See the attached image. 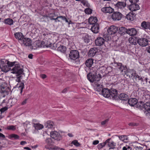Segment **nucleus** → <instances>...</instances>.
<instances>
[{"label":"nucleus","instance_id":"obj_23","mask_svg":"<svg viewBox=\"0 0 150 150\" xmlns=\"http://www.w3.org/2000/svg\"><path fill=\"white\" fill-rule=\"evenodd\" d=\"M135 14L133 13H129L126 16V18L127 20L133 21L135 18Z\"/></svg>","mask_w":150,"mask_h":150},{"label":"nucleus","instance_id":"obj_21","mask_svg":"<svg viewBox=\"0 0 150 150\" xmlns=\"http://www.w3.org/2000/svg\"><path fill=\"white\" fill-rule=\"evenodd\" d=\"M137 100L135 98H131L128 100V103L131 106H134L137 103Z\"/></svg>","mask_w":150,"mask_h":150},{"label":"nucleus","instance_id":"obj_58","mask_svg":"<svg viewBox=\"0 0 150 150\" xmlns=\"http://www.w3.org/2000/svg\"><path fill=\"white\" fill-rule=\"evenodd\" d=\"M139 0H129L131 3H136Z\"/></svg>","mask_w":150,"mask_h":150},{"label":"nucleus","instance_id":"obj_17","mask_svg":"<svg viewBox=\"0 0 150 150\" xmlns=\"http://www.w3.org/2000/svg\"><path fill=\"white\" fill-rule=\"evenodd\" d=\"M137 33V31L134 28H131L127 29V34L131 36H134L136 35Z\"/></svg>","mask_w":150,"mask_h":150},{"label":"nucleus","instance_id":"obj_3","mask_svg":"<svg viewBox=\"0 0 150 150\" xmlns=\"http://www.w3.org/2000/svg\"><path fill=\"white\" fill-rule=\"evenodd\" d=\"M79 56V52L77 50H72L70 51L69 54V59L75 60L78 59Z\"/></svg>","mask_w":150,"mask_h":150},{"label":"nucleus","instance_id":"obj_7","mask_svg":"<svg viewBox=\"0 0 150 150\" xmlns=\"http://www.w3.org/2000/svg\"><path fill=\"white\" fill-rule=\"evenodd\" d=\"M122 14L119 12H115L112 13V19L114 21H119L122 18Z\"/></svg>","mask_w":150,"mask_h":150},{"label":"nucleus","instance_id":"obj_63","mask_svg":"<svg viewBox=\"0 0 150 150\" xmlns=\"http://www.w3.org/2000/svg\"><path fill=\"white\" fill-rule=\"evenodd\" d=\"M27 143V142L26 141H22L21 142H20V144L21 145H24L25 144H26Z\"/></svg>","mask_w":150,"mask_h":150},{"label":"nucleus","instance_id":"obj_13","mask_svg":"<svg viewBox=\"0 0 150 150\" xmlns=\"http://www.w3.org/2000/svg\"><path fill=\"white\" fill-rule=\"evenodd\" d=\"M98 50L96 47H93L90 49L88 52V56L90 57H94L98 52Z\"/></svg>","mask_w":150,"mask_h":150},{"label":"nucleus","instance_id":"obj_44","mask_svg":"<svg viewBox=\"0 0 150 150\" xmlns=\"http://www.w3.org/2000/svg\"><path fill=\"white\" fill-rule=\"evenodd\" d=\"M141 104L142 105H143L141 103H139L137 102V103L135 105V106L136 107L139 108V109H142L143 107H142V105H141Z\"/></svg>","mask_w":150,"mask_h":150},{"label":"nucleus","instance_id":"obj_59","mask_svg":"<svg viewBox=\"0 0 150 150\" xmlns=\"http://www.w3.org/2000/svg\"><path fill=\"white\" fill-rule=\"evenodd\" d=\"M29 123V122H26L23 124V125L25 127L27 128V125Z\"/></svg>","mask_w":150,"mask_h":150},{"label":"nucleus","instance_id":"obj_20","mask_svg":"<svg viewBox=\"0 0 150 150\" xmlns=\"http://www.w3.org/2000/svg\"><path fill=\"white\" fill-rule=\"evenodd\" d=\"M101 11L106 13H111L114 11V9L110 7H105L101 9Z\"/></svg>","mask_w":150,"mask_h":150},{"label":"nucleus","instance_id":"obj_11","mask_svg":"<svg viewBox=\"0 0 150 150\" xmlns=\"http://www.w3.org/2000/svg\"><path fill=\"white\" fill-rule=\"evenodd\" d=\"M114 66L117 69H118L120 71L121 73L123 71L126 66L123 65L122 63L119 62H114Z\"/></svg>","mask_w":150,"mask_h":150},{"label":"nucleus","instance_id":"obj_43","mask_svg":"<svg viewBox=\"0 0 150 150\" xmlns=\"http://www.w3.org/2000/svg\"><path fill=\"white\" fill-rule=\"evenodd\" d=\"M147 22L144 21H143L141 24V27L143 29H146L147 27Z\"/></svg>","mask_w":150,"mask_h":150},{"label":"nucleus","instance_id":"obj_42","mask_svg":"<svg viewBox=\"0 0 150 150\" xmlns=\"http://www.w3.org/2000/svg\"><path fill=\"white\" fill-rule=\"evenodd\" d=\"M19 85L18 87L21 91L20 93H21L22 92L24 88V83L23 82H21Z\"/></svg>","mask_w":150,"mask_h":150},{"label":"nucleus","instance_id":"obj_37","mask_svg":"<svg viewBox=\"0 0 150 150\" xmlns=\"http://www.w3.org/2000/svg\"><path fill=\"white\" fill-rule=\"evenodd\" d=\"M35 44L39 47H42L44 46L45 42H41L40 41H36Z\"/></svg>","mask_w":150,"mask_h":150},{"label":"nucleus","instance_id":"obj_28","mask_svg":"<svg viewBox=\"0 0 150 150\" xmlns=\"http://www.w3.org/2000/svg\"><path fill=\"white\" fill-rule=\"evenodd\" d=\"M119 98L121 100H126L128 99V96L125 93H121L119 96Z\"/></svg>","mask_w":150,"mask_h":150},{"label":"nucleus","instance_id":"obj_34","mask_svg":"<svg viewBox=\"0 0 150 150\" xmlns=\"http://www.w3.org/2000/svg\"><path fill=\"white\" fill-rule=\"evenodd\" d=\"M57 50L58 51L64 53L66 51V47L63 45H61L58 47Z\"/></svg>","mask_w":150,"mask_h":150},{"label":"nucleus","instance_id":"obj_32","mask_svg":"<svg viewBox=\"0 0 150 150\" xmlns=\"http://www.w3.org/2000/svg\"><path fill=\"white\" fill-rule=\"evenodd\" d=\"M95 74H93L91 73H89L87 75L88 79L91 82H94Z\"/></svg>","mask_w":150,"mask_h":150},{"label":"nucleus","instance_id":"obj_22","mask_svg":"<svg viewBox=\"0 0 150 150\" xmlns=\"http://www.w3.org/2000/svg\"><path fill=\"white\" fill-rule=\"evenodd\" d=\"M127 30L125 27H122L118 29V33L121 35H125V33H127Z\"/></svg>","mask_w":150,"mask_h":150},{"label":"nucleus","instance_id":"obj_41","mask_svg":"<svg viewBox=\"0 0 150 150\" xmlns=\"http://www.w3.org/2000/svg\"><path fill=\"white\" fill-rule=\"evenodd\" d=\"M129 42L132 45H135L137 44V41L134 38H130L129 39Z\"/></svg>","mask_w":150,"mask_h":150},{"label":"nucleus","instance_id":"obj_26","mask_svg":"<svg viewBox=\"0 0 150 150\" xmlns=\"http://www.w3.org/2000/svg\"><path fill=\"white\" fill-rule=\"evenodd\" d=\"M137 74L136 71L134 69H131L128 70L127 75V76H129L132 77L133 76L134 78L137 75Z\"/></svg>","mask_w":150,"mask_h":150},{"label":"nucleus","instance_id":"obj_6","mask_svg":"<svg viewBox=\"0 0 150 150\" xmlns=\"http://www.w3.org/2000/svg\"><path fill=\"white\" fill-rule=\"evenodd\" d=\"M51 137L52 138L57 141H60L62 139L60 134L56 131H52L50 132Z\"/></svg>","mask_w":150,"mask_h":150},{"label":"nucleus","instance_id":"obj_8","mask_svg":"<svg viewBox=\"0 0 150 150\" xmlns=\"http://www.w3.org/2000/svg\"><path fill=\"white\" fill-rule=\"evenodd\" d=\"M118 30V28L114 25L110 26L108 29V35H112L115 33Z\"/></svg>","mask_w":150,"mask_h":150},{"label":"nucleus","instance_id":"obj_38","mask_svg":"<svg viewBox=\"0 0 150 150\" xmlns=\"http://www.w3.org/2000/svg\"><path fill=\"white\" fill-rule=\"evenodd\" d=\"M134 78L136 80H138L139 81H140L142 82H144V77H142L141 76H139L137 74L135 77Z\"/></svg>","mask_w":150,"mask_h":150},{"label":"nucleus","instance_id":"obj_54","mask_svg":"<svg viewBox=\"0 0 150 150\" xmlns=\"http://www.w3.org/2000/svg\"><path fill=\"white\" fill-rule=\"evenodd\" d=\"M109 121L108 119L105 120L104 121H103L101 122V124L102 125H104L106 124Z\"/></svg>","mask_w":150,"mask_h":150},{"label":"nucleus","instance_id":"obj_29","mask_svg":"<svg viewBox=\"0 0 150 150\" xmlns=\"http://www.w3.org/2000/svg\"><path fill=\"white\" fill-rule=\"evenodd\" d=\"M111 138H109L106 140L105 142L103 143H102L99 144L97 147L99 149H100L103 147L107 144V143L110 141Z\"/></svg>","mask_w":150,"mask_h":150},{"label":"nucleus","instance_id":"obj_49","mask_svg":"<svg viewBox=\"0 0 150 150\" xmlns=\"http://www.w3.org/2000/svg\"><path fill=\"white\" fill-rule=\"evenodd\" d=\"M10 136L11 138H14L15 139H17L19 138V137L18 135L14 134L11 135Z\"/></svg>","mask_w":150,"mask_h":150},{"label":"nucleus","instance_id":"obj_9","mask_svg":"<svg viewBox=\"0 0 150 150\" xmlns=\"http://www.w3.org/2000/svg\"><path fill=\"white\" fill-rule=\"evenodd\" d=\"M110 98L112 97L114 99H116L117 98V91L116 89L111 88L110 90Z\"/></svg>","mask_w":150,"mask_h":150},{"label":"nucleus","instance_id":"obj_27","mask_svg":"<svg viewBox=\"0 0 150 150\" xmlns=\"http://www.w3.org/2000/svg\"><path fill=\"white\" fill-rule=\"evenodd\" d=\"M14 35L15 38L16 39H18L20 41L24 37V36L23 35L22 33L21 32L16 33H15Z\"/></svg>","mask_w":150,"mask_h":150},{"label":"nucleus","instance_id":"obj_57","mask_svg":"<svg viewBox=\"0 0 150 150\" xmlns=\"http://www.w3.org/2000/svg\"><path fill=\"white\" fill-rule=\"evenodd\" d=\"M99 143V141L98 140H95L93 141V144L94 145H96L98 144Z\"/></svg>","mask_w":150,"mask_h":150},{"label":"nucleus","instance_id":"obj_40","mask_svg":"<svg viewBox=\"0 0 150 150\" xmlns=\"http://www.w3.org/2000/svg\"><path fill=\"white\" fill-rule=\"evenodd\" d=\"M83 39L84 42L86 43H89L90 41L89 36L88 35H86L85 37L83 38Z\"/></svg>","mask_w":150,"mask_h":150},{"label":"nucleus","instance_id":"obj_4","mask_svg":"<svg viewBox=\"0 0 150 150\" xmlns=\"http://www.w3.org/2000/svg\"><path fill=\"white\" fill-rule=\"evenodd\" d=\"M142 106L143 108L146 110L144 112L146 115L150 118V102L146 101Z\"/></svg>","mask_w":150,"mask_h":150},{"label":"nucleus","instance_id":"obj_36","mask_svg":"<svg viewBox=\"0 0 150 150\" xmlns=\"http://www.w3.org/2000/svg\"><path fill=\"white\" fill-rule=\"evenodd\" d=\"M96 88L97 89V91H98V92L102 91L103 89L102 85L98 83H96Z\"/></svg>","mask_w":150,"mask_h":150},{"label":"nucleus","instance_id":"obj_45","mask_svg":"<svg viewBox=\"0 0 150 150\" xmlns=\"http://www.w3.org/2000/svg\"><path fill=\"white\" fill-rule=\"evenodd\" d=\"M92 10L90 8H86L85 10V12L86 14H90L92 12Z\"/></svg>","mask_w":150,"mask_h":150},{"label":"nucleus","instance_id":"obj_64","mask_svg":"<svg viewBox=\"0 0 150 150\" xmlns=\"http://www.w3.org/2000/svg\"><path fill=\"white\" fill-rule=\"evenodd\" d=\"M68 88H64L62 91V93H66L67 91V89H68Z\"/></svg>","mask_w":150,"mask_h":150},{"label":"nucleus","instance_id":"obj_18","mask_svg":"<svg viewBox=\"0 0 150 150\" xmlns=\"http://www.w3.org/2000/svg\"><path fill=\"white\" fill-rule=\"evenodd\" d=\"M99 25L98 24H95L91 27V29L94 33H97L99 32Z\"/></svg>","mask_w":150,"mask_h":150},{"label":"nucleus","instance_id":"obj_46","mask_svg":"<svg viewBox=\"0 0 150 150\" xmlns=\"http://www.w3.org/2000/svg\"><path fill=\"white\" fill-rule=\"evenodd\" d=\"M71 143L74 144L76 146H79L80 145V143H79L78 142V141L76 140H74Z\"/></svg>","mask_w":150,"mask_h":150},{"label":"nucleus","instance_id":"obj_60","mask_svg":"<svg viewBox=\"0 0 150 150\" xmlns=\"http://www.w3.org/2000/svg\"><path fill=\"white\" fill-rule=\"evenodd\" d=\"M40 76L42 79H45L47 77L46 75L45 74H41L40 75Z\"/></svg>","mask_w":150,"mask_h":150},{"label":"nucleus","instance_id":"obj_19","mask_svg":"<svg viewBox=\"0 0 150 150\" xmlns=\"http://www.w3.org/2000/svg\"><path fill=\"white\" fill-rule=\"evenodd\" d=\"M102 94L105 97L110 98V90L107 88H104L102 91Z\"/></svg>","mask_w":150,"mask_h":150},{"label":"nucleus","instance_id":"obj_31","mask_svg":"<svg viewBox=\"0 0 150 150\" xmlns=\"http://www.w3.org/2000/svg\"><path fill=\"white\" fill-rule=\"evenodd\" d=\"M4 23L6 24L11 25L13 24V21L12 19L8 18L4 20Z\"/></svg>","mask_w":150,"mask_h":150},{"label":"nucleus","instance_id":"obj_52","mask_svg":"<svg viewBox=\"0 0 150 150\" xmlns=\"http://www.w3.org/2000/svg\"><path fill=\"white\" fill-rule=\"evenodd\" d=\"M7 109L8 108L7 107H5L1 109L0 110V111H1V113H3L7 110Z\"/></svg>","mask_w":150,"mask_h":150},{"label":"nucleus","instance_id":"obj_50","mask_svg":"<svg viewBox=\"0 0 150 150\" xmlns=\"http://www.w3.org/2000/svg\"><path fill=\"white\" fill-rule=\"evenodd\" d=\"M52 14L51 13L48 16H46V17L47 18L48 17H49L50 18L51 20H55V22H57V21H56V20H57L58 18H53L52 16H50Z\"/></svg>","mask_w":150,"mask_h":150},{"label":"nucleus","instance_id":"obj_24","mask_svg":"<svg viewBox=\"0 0 150 150\" xmlns=\"http://www.w3.org/2000/svg\"><path fill=\"white\" fill-rule=\"evenodd\" d=\"M93 63V59L92 58L87 59L85 62V64L88 67L90 68L91 67Z\"/></svg>","mask_w":150,"mask_h":150},{"label":"nucleus","instance_id":"obj_56","mask_svg":"<svg viewBox=\"0 0 150 150\" xmlns=\"http://www.w3.org/2000/svg\"><path fill=\"white\" fill-rule=\"evenodd\" d=\"M28 99H25L24 100H23L22 102L21 103V105H24L25 104L27 103V101Z\"/></svg>","mask_w":150,"mask_h":150},{"label":"nucleus","instance_id":"obj_16","mask_svg":"<svg viewBox=\"0 0 150 150\" xmlns=\"http://www.w3.org/2000/svg\"><path fill=\"white\" fill-rule=\"evenodd\" d=\"M44 126L46 128H54L55 125L53 122L49 120L45 123Z\"/></svg>","mask_w":150,"mask_h":150},{"label":"nucleus","instance_id":"obj_33","mask_svg":"<svg viewBox=\"0 0 150 150\" xmlns=\"http://www.w3.org/2000/svg\"><path fill=\"white\" fill-rule=\"evenodd\" d=\"M116 136L118 137L120 140L124 142H127V141L128 140V138L126 135L118 136L116 135Z\"/></svg>","mask_w":150,"mask_h":150},{"label":"nucleus","instance_id":"obj_10","mask_svg":"<svg viewBox=\"0 0 150 150\" xmlns=\"http://www.w3.org/2000/svg\"><path fill=\"white\" fill-rule=\"evenodd\" d=\"M127 6L128 8L131 11H135L139 9V5L136 3H131Z\"/></svg>","mask_w":150,"mask_h":150},{"label":"nucleus","instance_id":"obj_55","mask_svg":"<svg viewBox=\"0 0 150 150\" xmlns=\"http://www.w3.org/2000/svg\"><path fill=\"white\" fill-rule=\"evenodd\" d=\"M66 17L65 16H57V18H60L62 20H64L65 19Z\"/></svg>","mask_w":150,"mask_h":150},{"label":"nucleus","instance_id":"obj_15","mask_svg":"<svg viewBox=\"0 0 150 150\" xmlns=\"http://www.w3.org/2000/svg\"><path fill=\"white\" fill-rule=\"evenodd\" d=\"M104 39L101 37L97 38L95 40V44L97 46H101L104 43Z\"/></svg>","mask_w":150,"mask_h":150},{"label":"nucleus","instance_id":"obj_25","mask_svg":"<svg viewBox=\"0 0 150 150\" xmlns=\"http://www.w3.org/2000/svg\"><path fill=\"white\" fill-rule=\"evenodd\" d=\"M98 21L97 18L96 17H91L88 19L89 23L90 24L93 25L95 24H97Z\"/></svg>","mask_w":150,"mask_h":150},{"label":"nucleus","instance_id":"obj_35","mask_svg":"<svg viewBox=\"0 0 150 150\" xmlns=\"http://www.w3.org/2000/svg\"><path fill=\"white\" fill-rule=\"evenodd\" d=\"M107 143H108V147H110V148L109 149H113L115 148V146H116V144L113 141L111 142H108Z\"/></svg>","mask_w":150,"mask_h":150},{"label":"nucleus","instance_id":"obj_61","mask_svg":"<svg viewBox=\"0 0 150 150\" xmlns=\"http://www.w3.org/2000/svg\"><path fill=\"white\" fill-rule=\"evenodd\" d=\"M146 25V29H149L150 30V23L149 22H147Z\"/></svg>","mask_w":150,"mask_h":150},{"label":"nucleus","instance_id":"obj_39","mask_svg":"<svg viewBox=\"0 0 150 150\" xmlns=\"http://www.w3.org/2000/svg\"><path fill=\"white\" fill-rule=\"evenodd\" d=\"M94 78V82L98 81H100V79L101 78V76L99 74H98V75L95 74V76Z\"/></svg>","mask_w":150,"mask_h":150},{"label":"nucleus","instance_id":"obj_48","mask_svg":"<svg viewBox=\"0 0 150 150\" xmlns=\"http://www.w3.org/2000/svg\"><path fill=\"white\" fill-rule=\"evenodd\" d=\"M115 69H113L111 71L109 72L108 73V75L110 76H115L117 74L115 72Z\"/></svg>","mask_w":150,"mask_h":150},{"label":"nucleus","instance_id":"obj_51","mask_svg":"<svg viewBox=\"0 0 150 150\" xmlns=\"http://www.w3.org/2000/svg\"><path fill=\"white\" fill-rule=\"evenodd\" d=\"M51 139L50 138H47L45 140L46 143L48 144H50L51 143Z\"/></svg>","mask_w":150,"mask_h":150},{"label":"nucleus","instance_id":"obj_30","mask_svg":"<svg viewBox=\"0 0 150 150\" xmlns=\"http://www.w3.org/2000/svg\"><path fill=\"white\" fill-rule=\"evenodd\" d=\"M33 126L35 129L38 130L42 129L44 126L43 125L40 123H33Z\"/></svg>","mask_w":150,"mask_h":150},{"label":"nucleus","instance_id":"obj_14","mask_svg":"<svg viewBox=\"0 0 150 150\" xmlns=\"http://www.w3.org/2000/svg\"><path fill=\"white\" fill-rule=\"evenodd\" d=\"M21 42L22 43L23 45L26 46H29L31 45V41L29 38H24V37L21 41Z\"/></svg>","mask_w":150,"mask_h":150},{"label":"nucleus","instance_id":"obj_12","mask_svg":"<svg viewBox=\"0 0 150 150\" xmlns=\"http://www.w3.org/2000/svg\"><path fill=\"white\" fill-rule=\"evenodd\" d=\"M126 6L125 1H118L115 5L118 9H123Z\"/></svg>","mask_w":150,"mask_h":150},{"label":"nucleus","instance_id":"obj_62","mask_svg":"<svg viewBox=\"0 0 150 150\" xmlns=\"http://www.w3.org/2000/svg\"><path fill=\"white\" fill-rule=\"evenodd\" d=\"M80 1H81V3L83 4L84 6H85L86 5V2L84 0H81Z\"/></svg>","mask_w":150,"mask_h":150},{"label":"nucleus","instance_id":"obj_53","mask_svg":"<svg viewBox=\"0 0 150 150\" xmlns=\"http://www.w3.org/2000/svg\"><path fill=\"white\" fill-rule=\"evenodd\" d=\"M129 125L131 126H137V124L135 123L131 122L129 124Z\"/></svg>","mask_w":150,"mask_h":150},{"label":"nucleus","instance_id":"obj_1","mask_svg":"<svg viewBox=\"0 0 150 150\" xmlns=\"http://www.w3.org/2000/svg\"><path fill=\"white\" fill-rule=\"evenodd\" d=\"M11 71V73L16 74V76L17 77L16 79V81L19 82L23 78V70L19 64H15L14 67L12 69Z\"/></svg>","mask_w":150,"mask_h":150},{"label":"nucleus","instance_id":"obj_47","mask_svg":"<svg viewBox=\"0 0 150 150\" xmlns=\"http://www.w3.org/2000/svg\"><path fill=\"white\" fill-rule=\"evenodd\" d=\"M7 129L9 130H14L16 129V127L13 125H10L8 126Z\"/></svg>","mask_w":150,"mask_h":150},{"label":"nucleus","instance_id":"obj_2","mask_svg":"<svg viewBox=\"0 0 150 150\" xmlns=\"http://www.w3.org/2000/svg\"><path fill=\"white\" fill-rule=\"evenodd\" d=\"M3 61H4V62L3 64H1V68L2 71L6 72L9 71L11 69L10 67L14 66V64L16 62H10L4 59Z\"/></svg>","mask_w":150,"mask_h":150},{"label":"nucleus","instance_id":"obj_5","mask_svg":"<svg viewBox=\"0 0 150 150\" xmlns=\"http://www.w3.org/2000/svg\"><path fill=\"white\" fill-rule=\"evenodd\" d=\"M137 42L142 47H145L149 44V40L146 38H143L138 39Z\"/></svg>","mask_w":150,"mask_h":150}]
</instances>
